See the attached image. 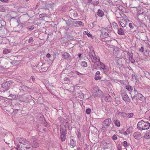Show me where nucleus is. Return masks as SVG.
<instances>
[{
  "instance_id": "1",
  "label": "nucleus",
  "mask_w": 150,
  "mask_h": 150,
  "mask_svg": "<svg viewBox=\"0 0 150 150\" xmlns=\"http://www.w3.org/2000/svg\"><path fill=\"white\" fill-rule=\"evenodd\" d=\"M137 127L138 129L140 130L147 129L150 127V123L149 122H145L143 120H141L138 122Z\"/></svg>"
},
{
  "instance_id": "2",
  "label": "nucleus",
  "mask_w": 150,
  "mask_h": 150,
  "mask_svg": "<svg viewBox=\"0 0 150 150\" xmlns=\"http://www.w3.org/2000/svg\"><path fill=\"white\" fill-rule=\"evenodd\" d=\"M111 120L110 118H108L102 122V127L101 129V131L104 132L107 130L108 127L109 126L111 123Z\"/></svg>"
},
{
  "instance_id": "3",
  "label": "nucleus",
  "mask_w": 150,
  "mask_h": 150,
  "mask_svg": "<svg viewBox=\"0 0 150 150\" xmlns=\"http://www.w3.org/2000/svg\"><path fill=\"white\" fill-rule=\"evenodd\" d=\"M51 6V4L47 1H42L40 4L41 8L45 9H48L49 6Z\"/></svg>"
},
{
  "instance_id": "4",
  "label": "nucleus",
  "mask_w": 150,
  "mask_h": 150,
  "mask_svg": "<svg viewBox=\"0 0 150 150\" xmlns=\"http://www.w3.org/2000/svg\"><path fill=\"white\" fill-rule=\"evenodd\" d=\"M121 95L122 99L125 102H129V101L130 99L126 92L125 91L122 92Z\"/></svg>"
},
{
  "instance_id": "5",
  "label": "nucleus",
  "mask_w": 150,
  "mask_h": 150,
  "mask_svg": "<svg viewBox=\"0 0 150 150\" xmlns=\"http://www.w3.org/2000/svg\"><path fill=\"white\" fill-rule=\"evenodd\" d=\"M12 83V82L11 81H6L2 84L1 87L5 89L6 90H7L9 89V87Z\"/></svg>"
},
{
  "instance_id": "6",
  "label": "nucleus",
  "mask_w": 150,
  "mask_h": 150,
  "mask_svg": "<svg viewBox=\"0 0 150 150\" xmlns=\"http://www.w3.org/2000/svg\"><path fill=\"white\" fill-rule=\"evenodd\" d=\"M98 59V61H96V62H95V64L93 65L94 67L96 68L98 66L100 65V67L103 69L106 67L104 64L100 61V59Z\"/></svg>"
},
{
  "instance_id": "7",
  "label": "nucleus",
  "mask_w": 150,
  "mask_h": 150,
  "mask_svg": "<svg viewBox=\"0 0 150 150\" xmlns=\"http://www.w3.org/2000/svg\"><path fill=\"white\" fill-rule=\"evenodd\" d=\"M60 134H67L66 126L64 125H60Z\"/></svg>"
},
{
  "instance_id": "8",
  "label": "nucleus",
  "mask_w": 150,
  "mask_h": 150,
  "mask_svg": "<svg viewBox=\"0 0 150 150\" xmlns=\"http://www.w3.org/2000/svg\"><path fill=\"white\" fill-rule=\"evenodd\" d=\"M133 136L137 140L139 139L142 138L141 134L138 132L134 133Z\"/></svg>"
},
{
  "instance_id": "9",
  "label": "nucleus",
  "mask_w": 150,
  "mask_h": 150,
  "mask_svg": "<svg viewBox=\"0 0 150 150\" xmlns=\"http://www.w3.org/2000/svg\"><path fill=\"white\" fill-rule=\"evenodd\" d=\"M102 92L101 90L98 89L97 91L95 90L93 92V95L95 97H97L98 96V95H101L102 94Z\"/></svg>"
},
{
  "instance_id": "10",
  "label": "nucleus",
  "mask_w": 150,
  "mask_h": 150,
  "mask_svg": "<svg viewBox=\"0 0 150 150\" xmlns=\"http://www.w3.org/2000/svg\"><path fill=\"white\" fill-rule=\"evenodd\" d=\"M19 142L20 143L24 145L28 144L29 143L28 141H26L25 139L23 138H20L19 140Z\"/></svg>"
},
{
  "instance_id": "11",
  "label": "nucleus",
  "mask_w": 150,
  "mask_h": 150,
  "mask_svg": "<svg viewBox=\"0 0 150 150\" xmlns=\"http://www.w3.org/2000/svg\"><path fill=\"white\" fill-rule=\"evenodd\" d=\"M97 15L99 17H102L104 16V13L100 9H98L96 13Z\"/></svg>"
},
{
  "instance_id": "12",
  "label": "nucleus",
  "mask_w": 150,
  "mask_h": 150,
  "mask_svg": "<svg viewBox=\"0 0 150 150\" xmlns=\"http://www.w3.org/2000/svg\"><path fill=\"white\" fill-rule=\"evenodd\" d=\"M104 100L106 102H110L111 101V99L110 96L109 95H107L104 97Z\"/></svg>"
},
{
  "instance_id": "13",
  "label": "nucleus",
  "mask_w": 150,
  "mask_h": 150,
  "mask_svg": "<svg viewBox=\"0 0 150 150\" xmlns=\"http://www.w3.org/2000/svg\"><path fill=\"white\" fill-rule=\"evenodd\" d=\"M100 72L99 71H97L95 76V79L96 80H100L101 79V77L99 76Z\"/></svg>"
},
{
  "instance_id": "14",
  "label": "nucleus",
  "mask_w": 150,
  "mask_h": 150,
  "mask_svg": "<svg viewBox=\"0 0 150 150\" xmlns=\"http://www.w3.org/2000/svg\"><path fill=\"white\" fill-rule=\"evenodd\" d=\"M60 137L62 142H63L65 141L66 138L67 134H60Z\"/></svg>"
},
{
  "instance_id": "15",
  "label": "nucleus",
  "mask_w": 150,
  "mask_h": 150,
  "mask_svg": "<svg viewBox=\"0 0 150 150\" xmlns=\"http://www.w3.org/2000/svg\"><path fill=\"white\" fill-rule=\"evenodd\" d=\"M121 26L123 28L125 27L126 25V22L125 20H122L120 22Z\"/></svg>"
},
{
  "instance_id": "16",
  "label": "nucleus",
  "mask_w": 150,
  "mask_h": 150,
  "mask_svg": "<svg viewBox=\"0 0 150 150\" xmlns=\"http://www.w3.org/2000/svg\"><path fill=\"white\" fill-rule=\"evenodd\" d=\"M62 55L64 57L65 59H67L69 58L70 56L68 53L66 52L63 53Z\"/></svg>"
},
{
  "instance_id": "17",
  "label": "nucleus",
  "mask_w": 150,
  "mask_h": 150,
  "mask_svg": "<svg viewBox=\"0 0 150 150\" xmlns=\"http://www.w3.org/2000/svg\"><path fill=\"white\" fill-rule=\"evenodd\" d=\"M39 146V143L38 141H34L32 144V147H37Z\"/></svg>"
},
{
  "instance_id": "18",
  "label": "nucleus",
  "mask_w": 150,
  "mask_h": 150,
  "mask_svg": "<svg viewBox=\"0 0 150 150\" xmlns=\"http://www.w3.org/2000/svg\"><path fill=\"white\" fill-rule=\"evenodd\" d=\"M137 96L138 98L142 101H143L145 99L144 97L142 94L140 93H139Z\"/></svg>"
},
{
  "instance_id": "19",
  "label": "nucleus",
  "mask_w": 150,
  "mask_h": 150,
  "mask_svg": "<svg viewBox=\"0 0 150 150\" xmlns=\"http://www.w3.org/2000/svg\"><path fill=\"white\" fill-rule=\"evenodd\" d=\"M117 33L120 35H124V30L122 28H120L118 30Z\"/></svg>"
},
{
  "instance_id": "20",
  "label": "nucleus",
  "mask_w": 150,
  "mask_h": 150,
  "mask_svg": "<svg viewBox=\"0 0 150 150\" xmlns=\"http://www.w3.org/2000/svg\"><path fill=\"white\" fill-rule=\"evenodd\" d=\"M138 93L137 91L135 90V89H134V91H132L131 93H130L131 96H136V95L137 96Z\"/></svg>"
},
{
  "instance_id": "21",
  "label": "nucleus",
  "mask_w": 150,
  "mask_h": 150,
  "mask_svg": "<svg viewBox=\"0 0 150 150\" xmlns=\"http://www.w3.org/2000/svg\"><path fill=\"white\" fill-rule=\"evenodd\" d=\"M114 122L116 126L117 127H120V122L118 120H114Z\"/></svg>"
},
{
  "instance_id": "22",
  "label": "nucleus",
  "mask_w": 150,
  "mask_h": 150,
  "mask_svg": "<svg viewBox=\"0 0 150 150\" xmlns=\"http://www.w3.org/2000/svg\"><path fill=\"white\" fill-rule=\"evenodd\" d=\"M95 56V54L93 50H90L89 52V55L90 58L93 57V55Z\"/></svg>"
},
{
  "instance_id": "23",
  "label": "nucleus",
  "mask_w": 150,
  "mask_h": 150,
  "mask_svg": "<svg viewBox=\"0 0 150 150\" xmlns=\"http://www.w3.org/2000/svg\"><path fill=\"white\" fill-rule=\"evenodd\" d=\"M102 69L103 72L105 74H106L109 71V68L108 67H106L105 68L103 69Z\"/></svg>"
},
{
  "instance_id": "24",
  "label": "nucleus",
  "mask_w": 150,
  "mask_h": 150,
  "mask_svg": "<svg viewBox=\"0 0 150 150\" xmlns=\"http://www.w3.org/2000/svg\"><path fill=\"white\" fill-rule=\"evenodd\" d=\"M144 137L146 139L150 138V132L146 133L144 135Z\"/></svg>"
},
{
  "instance_id": "25",
  "label": "nucleus",
  "mask_w": 150,
  "mask_h": 150,
  "mask_svg": "<svg viewBox=\"0 0 150 150\" xmlns=\"http://www.w3.org/2000/svg\"><path fill=\"white\" fill-rule=\"evenodd\" d=\"M126 88L130 92V93H131L133 90V88L131 86H126Z\"/></svg>"
},
{
  "instance_id": "26",
  "label": "nucleus",
  "mask_w": 150,
  "mask_h": 150,
  "mask_svg": "<svg viewBox=\"0 0 150 150\" xmlns=\"http://www.w3.org/2000/svg\"><path fill=\"white\" fill-rule=\"evenodd\" d=\"M132 78L134 80H135L136 81H137V80L138 78V76L135 74H132Z\"/></svg>"
},
{
  "instance_id": "27",
  "label": "nucleus",
  "mask_w": 150,
  "mask_h": 150,
  "mask_svg": "<svg viewBox=\"0 0 150 150\" xmlns=\"http://www.w3.org/2000/svg\"><path fill=\"white\" fill-rule=\"evenodd\" d=\"M71 140H72V141H73V142H71V143H70V144H70V146H71V147L73 148V147H74L75 146H76V142H75V141H74V140L73 139H72Z\"/></svg>"
},
{
  "instance_id": "28",
  "label": "nucleus",
  "mask_w": 150,
  "mask_h": 150,
  "mask_svg": "<svg viewBox=\"0 0 150 150\" xmlns=\"http://www.w3.org/2000/svg\"><path fill=\"white\" fill-rule=\"evenodd\" d=\"M91 59L93 62H94V64H95V62H96V60L97 59L96 55L95 56L93 55V57H91Z\"/></svg>"
},
{
  "instance_id": "29",
  "label": "nucleus",
  "mask_w": 150,
  "mask_h": 150,
  "mask_svg": "<svg viewBox=\"0 0 150 150\" xmlns=\"http://www.w3.org/2000/svg\"><path fill=\"white\" fill-rule=\"evenodd\" d=\"M58 120L60 122L63 123L64 122L65 120L64 118L62 117H60L58 118Z\"/></svg>"
},
{
  "instance_id": "30",
  "label": "nucleus",
  "mask_w": 150,
  "mask_h": 150,
  "mask_svg": "<svg viewBox=\"0 0 150 150\" xmlns=\"http://www.w3.org/2000/svg\"><path fill=\"white\" fill-rule=\"evenodd\" d=\"M87 63L86 62L83 61L81 62V65L83 67H87Z\"/></svg>"
},
{
  "instance_id": "31",
  "label": "nucleus",
  "mask_w": 150,
  "mask_h": 150,
  "mask_svg": "<svg viewBox=\"0 0 150 150\" xmlns=\"http://www.w3.org/2000/svg\"><path fill=\"white\" fill-rule=\"evenodd\" d=\"M130 128V127H129L127 129L126 132H124V134L125 135H128L129 133V130Z\"/></svg>"
},
{
  "instance_id": "32",
  "label": "nucleus",
  "mask_w": 150,
  "mask_h": 150,
  "mask_svg": "<svg viewBox=\"0 0 150 150\" xmlns=\"http://www.w3.org/2000/svg\"><path fill=\"white\" fill-rule=\"evenodd\" d=\"M134 24L133 23H130L129 24V26L131 29H133L134 28V27L135 26Z\"/></svg>"
},
{
  "instance_id": "33",
  "label": "nucleus",
  "mask_w": 150,
  "mask_h": 150,
  "mask_svg": "<svg viewBox=\"0 0 150 150\" xmlns=\"http://www.w3.org/2000/svg\"><path fill=\"white\" fill-rule=\"evenodd\" d=\"M113 53L114 54H118L119 52L117 50V49H114L113 51Z\"/></svg>"
},
{
  "instance_id": "34",
  "label": "nucleus",
  "mask_w": 150,
  "mask_h": 150,
  "mask_svg": "<svg viewBox=\"0 0 150 150\" xmlns=\"http://www.w3.org/2000/svg\"><path fill=\"white\" fill-rule=\"evenodd\" d=\"M133 116V114L132 113H128L126 114V116L129 118L132 117Z\"/></svg>"
},
{
  "instance_id": "35",
  "label": "nucleus",
  "mask_w": 150,
  "mask_h": 150,
  "mask_svg": "<svg viewBox=\"0 0 150 150\" xmlns=\"http://www.w3.org/2000/svg\"><path fill=\"white\" fill-rule=\"evenodd\" d=\"M5 8L2 6L0 5V11L1 12H4L5 11Z\"/></svg>"
},
{
  "instance_id": "36",
  "label": "nucleus",
  "mask_w": 150,
  "mask_h": 150,
  "mask_svg": "<svg viewBox=\"0 0 150 150\" xmlns=\"http://www.w3.org/2000/svg\"><path fill=\"white\" fill-rule=\"evenodd\" d=\"M24 150H32V147H31L28 145L27 146Z\"/></svg>"
},
{
  "instance_id": "37",
  "label": "nucleus",
  "mask_w": 150,
  "mask_h": 150,
  "mask_svg": "<svg viewBox=\"0 0 150 150\" xmlns=\"http://www.w3.org/2000/svg\"><path fill=\"white\" fill-rule=\"evenodd\" d=\"M123 146H124L125 147H126L129 146V145L128 144L127 142L126 141H125L123 142Z\"/></svg>"
},
{
  "instance_id": "38",
  "label": "nucleus",
  "mask_w": 150,
  "mask_h": 150,
  "mask_svg": "<svg viewBox=\"0 0 150 150\" xmlns=\"http://www.w3.org/2000/svg\"><path fill=\"white\" fill-rule=\"evenodd\" d=\"M33 38L32 37H30L28 40V43L32 44L33 43Z\"/></svg>"
},
{
  "instance_id": "39",
  "label": "nucleus",
  "mask_w": 150,
  "mask_h": 150,
  "mask_svg": "<svg viewBox=\"0 0 150 150\" xmlns=\"http://www.w3.org/2000/svg\"><path fill=\"white\" fill-rule=\"evenodd\" d=\"M84 32L85 33V34L87 35L88 37L91 38L92 36L91 34L85 31Z\"/></svg>"
},
{
  "instance_id": "40",
  "label": "nucleus",
  "mask_w": 150,
  "mask_h": 150,
  "mask_svg": "<svg viewBox=\"0 0 150 150\" xmlns=\"http://www.w3.org/2000/svg\"><path fill=\"white\" fill-rule=\"evenodd\" d=\"M91 110L90 108H88L86 110V112L87 114H89L91 113Z\"/></svg>"
},
{
  "instance_id": "41",
  "label": "nucleus",
  "mask_w": 150,
  "mask_h": 150,
  "mask_svg": "<svg viewBox=\"0 0 150 150\" xmlns=\"http://www.w3.org/2000/svg\"><path fill=\"white\" fill-rule=\"evenodd\" d=\"M42 72H44L47 71V69L45 67H41L40 69Z\"/></svg>"
},
{
  "instance_id": "42",
  "label": "nucleus",
  "mask_w": 150,
  "mask_h": 150,
  "mask_svg": "<svg viewBox=\"0 0 150 150\" xmlns=\"http://www.w3.org/2000/svg\"><path fill=\"white\" fill-rule=\"evenodd\" d=\"M9 52V51L8 50H4L3 52V53L4 54H8Z\"/></svg>"
},
{
  "instance_id": "43",
  "label": "nucleus",
  "mask_w": 150,
  "mask_h": 150,
  "mask_svg": "<svg viewBox=\"0 0 150 150\" xmlns=\"http://www.w3.org/2000/svg\"><path fill=\"white\" fill-rule=\"evenodd\" d=\"M129 59L132 63H133L135 62L134 59L133 58V57L129 58Z\"/></svg>"
},
{
  "instance_id": "44",
  "label": "nucleus",
  "mask_w": 150,
  "mask_h": 150,
  "mask_svg": "<svg viewBox=\"0 0 150 150\" xmlns=\"http://www.w3.org/2000/svg\"><path fill=\"white\" fill-rule=\"evenodd\" d=\"M139 51L142 52H143L144 51V48L143 47H142L140 48H139Z\"/></svg>"
},
{
  "instance_id": "45",
  "label": "nucleus",
  "mask_w": 150,
  "mask_h": 150,
  "mask_svg": "<svg viewBox=\"0 0 150 150\" xmlns=\"http://www.w3.org/2000/svg\"><path fill=\"white\" fill-rule=\"evenodd\" d=\"M125 113L123 112H120L118 113V115L120 116H124Z\"/></svg>"
},
{
  "instance_id": "46",
  "label": "nucleus",
  "mask_w": 150,
  "mask_h": 150,
  "mask_svg": "<svg viewBox=\"0 0 150 150\" xmlns=\"http://www.w3.org/2000/svg\"><path fill=\"white\" fill-rule=\"evenodd\" d=\"M112 139L114 140H116L117 139V136L114 134L112 137Z\"/></svg>"
},
{
  "instance_id": "47",
  "label": "nucleus",
  "mask_w": 150,
  "mask_h": 150,
  "mask_svg": "<svg viewBox=\"0 0 150 150\" xmlns=\"http://www.w3.org/2000/svg\"><path fill=\"white\" fill-rule=\"evenodd\" d=\"M99 4V2L98 1H94L93 3H91V4H93L94 5H98Z\"/></svg>"
},
{
  "instance_id": "48",
  "label": "nucleus",
  "mask_w": 150,
  "mask_h": 150,
  "mask_svg": "<svg viewBox=\"0 0 150 150\" xmlns=\"http://www.w3.org/2000/svg\"><path fill=\"white\" fill-rule=\"evenodd\" d=\"M146 75H147L148 76L149 78H150V73L149 72L146 71L144 73Z\"/></svg>"
},
{
  "instance_id": "49",
  "label": "nucleus",
  "mask_w": 150,
  "mask_h": 150,
  "mask_svg": "<svg viewBox=\"0 0 150 150\" xmlns=\"http://www.w3.org/2000/svg\"><path fill=\"white\" fill-rule=\"evenodd\" d=\"M45 15H46L45 14H44V13L41 14L39 15V17L40 18H42V17H45Z\"/></svg>"
},
{
  "instance_id": "50",
  "label": "nucleus",
  "mask_w": 150,
  "mask_h": 150,
  "mask_svg": "<svg viewBox=\"0 0 150 150\" xmlns=\"http://www.w3.org/2000/svg\"><path fill=\"white\" fill-rule=\"evenodd\" d=\"M82 22L81 21H76L75 23L76 24H79L80 25H82Z\"/></svg>"
},
{
  "instance_id": "51",
  "label": "nucleus",
  "mask_w": 150,
  "mask_h": 150,
  "mask_svg": "<svg viewBox=\"0 0 150 150\" xmlns=\"http://www.w3.org/2000/svg\"><path fill=\"white\" fill-rule=\"evenodd\" d=\"M112 25L113 26H114L115 28H118V26L117 25V24L115 23H113Z\"/></svg>"
},
{
  "instance_id": "52",
  "label": "nucleus",
  "mask_w": 150,
  "mask_h": 150,
  "mask_svg": "<svg viewBox=\"0 0 150 150\" xmlns=\"http://www.w3.org/2000/svg\"><path fill=\"white\" fill-rule=\"evenodd\" d=\"M64 21L66 22L67 25V26L65 27L67 29H68L69 27V25H68L67 21H66L65 20H64Z\"/></svg>"
},
{
  "instance_id": "53",
  "label": "nucleus",
  "mask_w": 150,
  "mask_h": 150,
  "mask_svg": "<svg viewBox=\"0 0 150 150\" xmlns=\"http://www.w3.org/2000/svg\"><path fill=\"white\" fill-rule=\"evenodd\" d=\"M0 1L2 2L8 3V0H0Z\"/></svg>"
},
{
  "instance_id": "54",
  "label": "nucleus",
  "mask_w": 150,
  "mask_h": 150,
  "mask_svg": "<svg viewBox=\"0 0 150 150\" xmlns=\"http://www.w3.org/2000/svg\"><path fill=\"white\" fill-rule=\"evenodd\" d=\"M134 34H136L137 33H141V32L139 31H138V30H134Z\"/></svg>"
},
{
  "instance_id": "55",
  "label": "nucleus",
  "mask_w": 150,
  "mask_h": 150,
  "mask_svg": "<svg viewBox=\"0 0 150 150\" xmlns=\"http://www.w3.org/2000/svg\"><path fill=\"white\" fill-rule=\"evenodd\" d=\"M31 78L32 79V81L33 82H34L35 81V78L34 76H32L31 77Z\"/></svg>"
},
{
  "instance_id": "56",
  "label": "nucleus",
  "mask_w": 150,
  "mask_h": 150,
  "mask_svg": "<svg viewBox=\"0 0 150 150\" xmlns=\"http://www.w3.org/2000/svg\"><path fill=\"white\" fill-rule=\"evenodd\" d=\"M76 73L79 76H81V75H82V74H81V73H79V72L77 71H76Z\"/></svg>"
},
{
  "instance_id": "57",
  "label": "nucleus",
  "mask_w": 150,
  "mask_h": 150,
  "mask_svg": "<svg viewBox=\"0 0 150 150\" xmlns=\"http://www.w3.org/2000/svg\"><path fill=\"white\" fill-rule=\"evenodd\" d=\"M64 80L65 81H67L69 80V79L67 77H65L64 79Z\"/></svg>"
},
{
  "instance_id": "58",
  "label": "nucleus",
  "mask_w": 150,
  "mask_h": 150,
  "mask_svg": "<svg viewBox=\"0 0 150 150\" xmlns=\"http://www.w3.org/2000/svg\"><path fill=\"white\" fill-rule=\"evenodd\" d=\"M104 35L106 36H108L110 37V36H109V34L108 33H107L105 32L104 33Z\"/></svg>"
},
{
  "instance_id": "59",
  "label": "nucleus",
  "mask_w": 150,
  "mask_h": 150,
  "mask_svg": "<svg viewBox=\"0 0 150 150\" xmlns=\"http://www.w3.org/2000/svg\"><path fill=\"white\" fill-rule=\"evenodd\" d=\"M50 56H51V55L49 53L47 54V55H46V57H48V58L50 57Z\"/></svg>"
},
{
  "instance_id": "60",
  "label": "nucleus",
  "mask_w": 150,
  "mask_h": 150,
  "mask_svg": "<svg viewBox=\"0 0 150 150\" xmlns=\"http://www.w3.org/2000/svg\"><path fill=\"white\" fill-rule=\"evenodd\" d=\"M133 54H130V55H129V59L130 58H131L133 57Z\"/></svg>"
},
{
  "instance_id": "61",
  "label": "nucleus",
  "mask_w": 150,
  "mask_h": 150,
  "mask_svg": "<svg viewBox=\"0 0 150 150\" xmlns=\"http://www.w3.org/2000/svg\"><path fill=\"white\" fill-rule=\"evenodd\" d=\"M133 53H132V52H128L127 53V54L129 56V55H130V54H132Z\"/></svg>"
},
{
  "instance_id": "62",
  "label": "nucleus",
  "mask_w": 150,
  "mask_h": 150,
  "mask_svg": "<svg viewBox=\"0 0 150 150\" xmlns=\"http://www.w3.org/2000/svg\"><path fill=\"white\" fill-rule=\"evenodd\" d=\"M135 96H131V97H132V98L133 100H134V99Z\"/></svg>"
},
{
  "instance_id": "63",
  "label": "nucleus",
  "mask_w": 150,
  "mask_h": 150,
  "mask_svg": "<svg viewBox=\"0 0 150 150\" xmlns=\"http://www.w3.org/2000/svg\"><path fill=\"white\" fill-rule=\"evenodd\" d=\"M34 28L33 26H31V28H29L30 30H32Z\"/></svg>"
},
{
  "instance_id": "64",
  "label": "nucleus",
  "mask_w": 150,
  "mask_h": 150,
  "mask_svg": "<svg viewBox=\"0 0 150 150\" xmlns=\"http://www.w3.org/2000/svg\"><path fill=\"white\" fill-rule=\"evenodd\" d=\"M148 45L150 47V41H148V42H147Z\"/></svg>"
}]
</instances>
